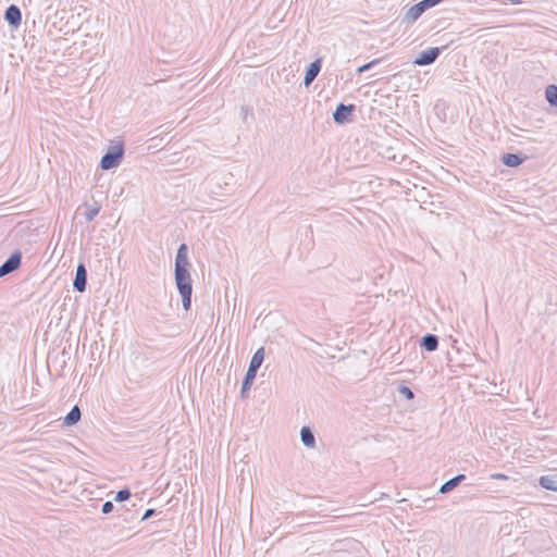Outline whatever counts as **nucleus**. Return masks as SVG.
<instances>
[{"mask_svg": "<svg viewBox=\"0 0 557 557\" xmlns=\"http://www.w3.org/2000/svg\"><path fill=\"white\" fill-rule=\"evenodd\" d=\"M540 485L547 490L557 492V475H543L540 478Z\"/></svg>", "mask_w": 557, "mask_h": 557, "instance_id": "f3484780", "label": "nucleus"}, {"mask_svg": "<svg viewBox=\"0 0 557 557\" xmlns=\"http://www.w3.org/2000/svg\"><path fill=\"white\" fill-rule=\"evenodd\" d=\"M264 348L260 347L256 350V352L252 355L251 360L249 362L248 369L250 371L258 372L259 368L261 367L263 360H264Z\"/></svg>", "mask_w": 557, "mask_h": 557, "instance_id": "4468645a", "label": "nucleus"}, {"mask_svg": "<svg viewBox=\"0 0 557 557\" xmlns=\"http://www.w3.org/2000/svg\"><path fill=\"white\" fill-rule=\"evenodd\" d=\"M444 48L445 47H443V48L432 47L426 50H423L414 59L413 63L416 65H420V66L433 64L436 61V59L440 57V54Z\"/></svg>", "mask_w": 557, "mask_h": 557, "instance_id": "39448f33", "label": "nucleus"}, {"mask_svg": "<svg viewBox=\"0 0 557 557\" xmlns=\"http://www.w3.org/2000/svg\"><path fill=\"white\" fill-rule=\"evenodd\" d=\"M545 97L552 107H557V85H548L545 89Z\"/></svg>", "mask_w": 557, "mask_h": 557, "instance_id": "a211bd4d", "label": "nucleus"}, {"mask_svg": "<svg viewBox=\"0 0 557 557\" xmlns=\"http://www.w3.org/2000/svg\"><path fill=\"white\" fill-rule=\"evenodd\" d=\"M491 478L496 479V480H506L507 475H505L503 473H495V474H491Z\"/></svg>", "mask_w": 557, "mask_h": 557, "instance_id": "a878e982", "label": "nucleus"}, {"mask_svg": "<svg viewBox=\"0 0 557 557\" xmlns=\"http://www.w3.org/2000/svg\"><path fill=\"white\" fill-rule=\"evenodd\" d=\"M124 152L123 143L110 146L100 160V168L102 170H111L117 168L123 160Z\"/></svg>", "mask_w": 557, "mask_h": 557, "instance_id": "f03ea898", "label": "nucleus"}, {"mask_svg": "<svg viewBox=\"0 0 557 557\" xmlns=\"http://www.w3.org/2000/svg\"><path fill=\"white\" fill-rule=\"evenodd\" d=\"M256 376H257L256 371H250L249 369H247L246 374L243 379L242 388H240V395L243 398L246 396V393H248L250 391Z\"/></svg>", "mask_w": 557, "mask_h": 557, "instance_id": "2eb2a0df", "label": "nucleus"}, {"mask_svg": "<svg viewBox=\"0 0 557 557\" xmlns=\"http://www.w3.org/2000/svg\"><path fill=\"white\" fill-rule=\"evenodd\" d=\"M321 67H322V60L320 58L315 59L313 62H311L309 64V66L306 70L305 77H304V85L306 87L310 86L313 83V81L319 75Z\"/></svg>", "mask_w": 557, "mask_h": 557, "instance_id": "6e6552de", "label": "nucleus"}, {"mask_svg": "<svg viewBox=\"0 0 557 557\" xmlns=\"http://www.w3.org/2000/svg\"><path fill=\"white\" fill-rule=\"evenodd\" d=\"M443 1L444 0H421L406 12L404 20L407 22H416L426 10Z\"/></svg>", "mask_w": 557, "mask_h": 557, "instance_id": "7ed1b4c3", "label": "nucleus"}, {"mask_svg": "<svg viewBox=\"0 0 557 557\" xmlns=\"http://www.w3.org/2000/svg\"><path fill=\"white\" fill-rule=\"evenodd\" d=\"M131 491L129 488L125 487L116 492L114 500L117 503H122L127 500L131 497Z\"/></svg>", "mask_w": 557, "mask_h": 557, "instance_id": "4be33fe9", "label": "nucleus"}, {"mask_svg": "<svg viewBox=\"0 0 557 557\" xmlns=\"http://www.w3.org/2000/svg\"><path fill=\"white\" fill-rule=\"evenodd\" d=\"M156 513V510L152 509V508H148L145 513L141 517V520L145 521V520H148L150 517H152L153 515Z\"/></svg>", "mask_w": 557, "mask_h": 557, "instance_id": "393cba45", "label": "nucleus"}, {"mask_svg": "<svg viewBox=\"0 0 557 557\" xmlns=\"http://www.w3.org/2000/svg\"><path fill=\"white\" fill-rule=\"evenodd\" d=\"M398 393L407 400H411L414 398V393L412 392V389L405 384H400L398 386Z\"/></svg>", "mask_w": 557, "mask_h": 557, "instance_id": "aec40b11", "label": "nucleus"}, {"mask_svg": "<svg viewBox=\"0 0 557 557\" xmlns=\"http://www.w3.org/2000/svg\"><path fill=\"white\" fill-rule=\"evenodd\" d=\"M191 264L188 259V246L182 243L176 251L174 262V280L178 293L193 292V280L189 269Z\"/></svg>", "mask_w": 557, "mask_h": 557, "instance_id": "f257e3e1", "label": "nucleus"}, {"mask_svg": "<svg viewBox=\"0 0 557 557\" xmlns=\"http://www.w3.org/2000/svg\"><path fill=\"white\" fill-rule=\"evenodd\" d=\"M300 440L307 448H309V449L314 448L315 437H314L313 431L309 426L305 425L301 428Z\"/></svg>", "mask_w": 557, "mask_h": 557, "instance_id": "f8f14e48", "label": "nucleus"}, {"mask_svg": "<svg viewBox=\"0 0 557 557\" xmlns=\"http://www.w3.org/2000/svg\"><path fill=\"white\" fill-rule=\"evenodd\" d=\"M466 479L465 474H458L448 481H446L444 484L440 487V493L446 494L456 488L463 480Z\"/></svg>", "mask_w": 557, "mask_h": 557, "instance_id": "ddd939ff", "label": "nucleus"}, {"mask_svg": "<svg viewBox=\"0 0 557 557\" xmlns=\"http://www.w3.org/2000/svg\"><path fill=\"white\" fill-rule=\"evenodd\" d=\"M22 262V252L13 251L10 257L0 265V277L8 275L17 270Z\"/></svg>", "mask_w": 557, "mask_h": 557, "instance_id": "423d86ee", "label": "nucleus"}, {"mask_svg": "<svg viewBox=\"0 0 557 557\" xmlns=\"http://www.w3.org/2000/svg\"><path fill=\"white\" fill-rule=\"evenodd\" d=\"M527 156L522 152H509L502 156V162L508 168H517L527 160Z\"/></svg>", "mask_w": 557, "mask_h": 557, "instance_id": "9d476101", "label": "nucleus"}, {"mask_svg": "<svg viewBox=\"0 0 557 557\" xmlns=\"http://www.w3.org/2000/svg\"><path fill=\"white\" fill-rule=\"evenodd\" d=\"M113 509H114L113 503L108 500V502L103 503L101 511H102V513L108 515V513H111L113 511Z\"/></svg>", "mask_w": 557, "mask_h": 557, "instance_id": "b1692460", "label": "nucleus"}, {"mask_svg": "<svg viewBox=\"0 0 557 557\" xmlns=\"http://www.w3.org/2000/svg\"><path fill=\"white\" fill-rule=\"evenodd\" d=\"M99 211H100V207H99V206L88 209V210L85 212V219H86L88 222L92 221V220L97 216V214L99 213Z\"/></svg>", "mask_w": 557, "mask_h": 557, "instance_id": "5701e85b", "label": "nucleus"}, {"mask_svg": "<svg viewBox=\"0 0 557 557\" xmlns=\"http://www.w3.org/2000/svg\"><path fill=\"white\" fill-rule=\"evenodd\" d=\"M356 111V106L339 103L335 111L333 112V121L337 125H344L345 123L351 120L354 112Z\"/></svg>", "mask_w": 557, "mask_h": 557, "instance_id": "20e7f679", "label": "nucleus"}, {"mask_svg": "<svg viewBox=\"0 0 557 557\" xmlns=\"http://www.w3.org/2000/svg\"><path fill=\"white\" fill-rule=\"evenodd\" d=\"M4 20L9 25L13 27L20 26L22 22V13L20 8L15 4L9 5L4 12Z\"/></svg>", "mask_w": 557, "mask_h": 557, "instance_id": "1a4fd4ad", "label": "nucleus"}, {"mask_svg": "<svg viewBox=\"0 0 557 557\" xmlns=\"http://www.w3.org/2000/svg\"><path fill=\"white\" fill-rule=\"evenodd\" d=\"M438 336L435 335V334H431V333H428L425 334L421 341H420V346L421 348H423L425 351H435L438 347Z\"/></svg>", "mask_w": 557, "mask_h": 557, "instance_id": "9b49d317", "label": "nucleus"}, {"mask_svg": "<svg viewBox=\"0 0 557 557\" xmlns=\"http://www.w3.org/2000/svg\"><path fill=\"white\" fill-rule=\"evenodd\" d=\"M87 286V269L84 262H79L76 267L75 277L73 280V288L78 293H84Z\"/></svg>", "mask_w": 557, "mask_h": 557, "instance_id": "0eeeda50", "label": "nucleus"}, {"mask_svg": "<svg viewBox=\"0 0 557 557\" xmlns=\"http://www.w3.org/2000/svg\"><path fill=\"white\" fill-rule=\"evenodd\" d=\"M81 409L77 405H75L71 409V411L63 418V425L73 426L81 420Z\"/></svg>", "mask_w": 557, "mask_h": 557, "instance_id": "dca6fc26", "label": "nucleus"}, {"mask_svg": "<svg viewBox=\"0 0 557 557\" xmlns=\"http://www.w3.org/2000/svg\"><path fill=\"white\" fill-rule=\"evenodd\" d=\"M383 59H384V58L374 59V60H372V61H370V62H368V63H366V64H363V65L359 66V67L357 69V71H356V72H357V74H362V73H364V72H367V71H370V70H371V69H373L375 65H377L379 63H381Z\"/></svg>", "mask_w": 557, "mask_h": 557, "instance_id": "6ab92c4d", "label": "nucleus"}, {"mask_svg": "<svg viewBox=\"0 0 557 557\" xmlns=\"http://www.w3.org/2000/svg\"><path fill=\"white\" fill-rule=\"evenodd\" d=\"M178 294L182 297V305H183L184 310L188 311L191 307L193 292H184V293H178Z\"/></svg>", "mask_w": 557, "mask_h": 557, "instance_id": "412c9836", "label": "nucleus"}]
</instances>
